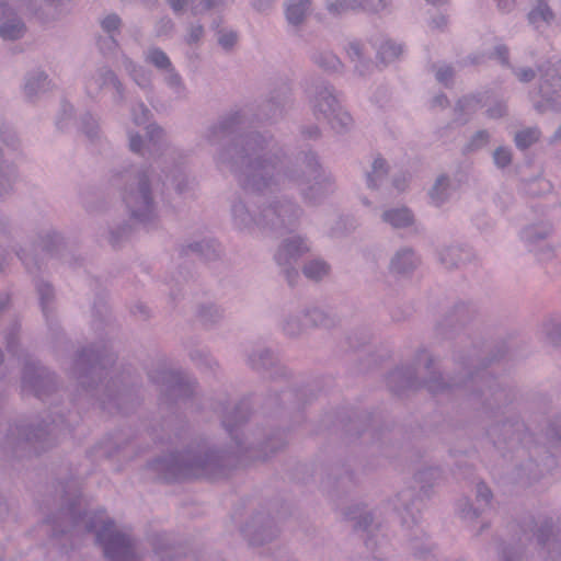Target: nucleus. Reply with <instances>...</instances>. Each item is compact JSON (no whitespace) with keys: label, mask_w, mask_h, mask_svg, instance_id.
I'll return each mask as SVG.
<instances>
[{"label":"nucleus","mask_w":561,"mask_h":561,"mask_svg":"<svg viewBox=\"0 0 561 561\" xmlns=\"http://www.w3.org/2000/svg\"><path fill=\"white\" fill-rule=\"evenodd\" d=\"M247 124V114L237 111L220 116L206 133L210 145L220 144L214 156L216 168L232 174L242 190L262 194L293 184L312 206L335 192V180L322 169L316 152L302 151L295 162L285 164V151L274 137L270 133H243Z\"/></svg>","instance_id":"f257e3e1"},{"label":"nucleus","mask_w":561,"mask_h":561,"mask_svg":"<svg viewBox=\"0 0 561 561\" xmlns=\"http://www.w3.org/2000/svg\"><path fill=\"white\" fill-rule=\"evenodd\" d=\"M216 412L221 424L234 442L236 450H226L211 445L207 439H195L181 450L171 451L148 462L147 470L152 478L163 482H176L191 479H218L230 470L244 465L248 460L265 459L287 444L285 431L271 433L263 442L243 446L239 437V427L250 415V404L241 400L233 404L219 403Z\"/></svg>","instance_id":"f03ea898"},{"label":"nucleus","mask_w":561,"mask_h":561,"mask_svg":"<svg viewBox=\"0 0 561 561\" xmlns=\"http://www.w3.org/2000/svg\"><path fill=\"white\" fill-rule=\"evenodd\" d=\"M115 355L106 347L83 348L72 367V376L108 413L128 414L138 404L136 390L124 375L112 369Z\"/></svg>","instance_id":"7ed1b4c3"},{"label":"nucleus","mask_w":561,"mask_h":561,"mask_svg":"<svg viewBox=\"0 0 561 561\" xmlns=\"http://www.w3.org/2000/svg\"><path fill=\"white\" fill-rule=\"evenodd\" d=\"M491 421L485 426V435L503 455L514 454V472L518 482L537 481L557 467L554 456L534 440L517 414L510 412Z\"/></svg>","instance_id":"20e7f679"},{"label":"nucleus","mask_w":561,"mask_h":561,"mask_svg":"<svg viewBox=\"0 0 561 561\" xmlns=\"http://www.w3.org/2000/svg\"><path fill=\"white\" fill-rule=\"evenodd\" d=\"M496 359L497 357H481L474 350V356L466 362L462 351H457L455 363L459 366V373L448 379V382L454 385L448 394L462 393L467 405L489 420L510 413L511 407L516 400V392L512 387L505 386L490 374L481 371Z\"/></svg>","instance_id":"39448f33"},{"label":"nucleus","mask_w":561,"mask_h":561,"mask_svg":"<svg viewBox=\"0 0 561 561\" xmlns=\"http://www.w3.org/2000/svg\"><path fill=\"white\" fill-rule=\"evenodd\" d=\"M49 423L35 424L26 419H19L13 423L0 425V448L4 455L22 458L26 453H39L53 446L59 436L69 432L72 421L67 419L64 410L58 407L50 408Z\"/></svg>","instance_id":"423d86ee"},{"label":"nucleus","mask_w":561,"mask_h":561,"mask_svg":"<svg viewBox=\"0 0 561 561\" xmlns=\"http://www.w3.org/2000/svg\"><path fill=\"white\" fill-rule=\"evenodd\" d=\"M111 184L119 191L131 218L139 222H149L156 218L157 202L148 169L136 167L124 169L113 174Z\"/></svg>","instance_id":"0eeeda50"},{"label":"nucleus","mask_w":561,"mask_h":561,"mask_svg":"<svg viewBox=\"0 0 561 561\" xmlns=\"http://www.w3.org/2000/svg\"><path fill=\"white\" fill-rule=\"evenodd\" d=\"M416 357L419 362L425 357L423 370L416 374L413 366L397 367L387 377L389 390L398 396H402L405 391H415L421 388L426 389L433 396L448 394L454 385L445 380L437 367L436 359L427 355L425 351L419 352Z\"/></svg>","instance_id":"6e6552de"},{"label":"nucleus","mask_w":561,"mask_h":561,"mask_svg":"<svg viewBox=\"0 0 561 561\" xmlns=\"http://www.w3.org/2000/svg\"><path fill=\"white\" fill-rule=\"evenodd\" d=\"M77 486L73 479L66 484L59 483L65 504L46 520L51 526L53 538L61 537L72 529L91 533L98 527L96 516L81 510Z\"/></svg>","instance_id":"1a4fd4ad"},{"label":"nucleus","mask_w":561,"mask_h":561,"mask_svg":"<svg viewBox=\"0 0 561 561\" xmlns=\"http://www.w3.org/2000/svg\"><path fill=\"white\" fill-rule=\"evenodd\" d=\"M444 474L438 467H426L414 474V481L419 485V495L414 489L407 488L397 494L396 508L401 515L402 524L408 528L416 525L421 518L422 501L428 500L433 489L440 483Z\"/></svg>","instance_id":"9d476101"},{"label":"nucleus","mask_w":561,"mask_h":561,"mask_svg":"<svg viewBox=\"0 0 561 561\" xmlns=\"http://www.w3.org/2000/svg\"><path fill=\"white\" fill-rule=\"evenodd\" d=\"M477 314V310L470 304L458 302L448 309L443 318L437 322L435 327V334L440 339H454L459 336V342L455 346L453 352V358L455 359V353L462 351V355L466 362L474 356V347L478 355L481 356L480 347L472 343L467 335H460V332L470 323Z\"/></svg>","instance_id":"9b49d317"},{"label":"nucleus","mask_w":561,"mask_h":561,"mask_svg":"<svg viewBox=\"0 0 561 561\" xmlns=\"http://www.w3.org/2000/svg\"><path fill=\"white\" fill-rule=\"evenodd\" d=\"M304 209L288 198H275L260 206V231L266 236L279 237L295 231Z\"/></svg>","instance_id":"f8f14e48"},{"label":"nucleus","mask_w":561,"mask_h":561,"mask_svg":"<svg viewBox=\"0 0 561 561\" xmlns=\"http://www.w3.org/2000/svg\"><path fill=\"white\" fill-rule=\"evenodd\" d=\"M310 102L316 118L325 121L336 133H345L352 127V116L340 104L335 89L329 82H320L313 87Z\"/></svg>","instance_id":"ddd939ff"},{"label":"nucleus","mask_w":561,"mask_h":561,"mask_svg":"<svg viewBox=\"0 0 561 561\" xmlns=\"http://www.w3.org/2000/svg\"><path fill=\"white\" fill-rule=\"evenodd\" d=\"M96 540L107 561H140L134 538L118 530L113 519L102 522L96 530Z\"/></svg>","instance_id":"4468645a"},{"label":"nucleus","mask_w":561,"mask_h":561,"mask_svg":"<svg viewBox=\"0 0 561 561\" xmlns=\"http://www.w3.org/2000/svg\"><path fill=\"white\" fill-rule=\"evenodd\" d=\"M149 378L152 382L160 386L162 399L168 404L185 402L196 391V381L182 373L161 369L150 371Z\"/></svg>","instance_id":"2eb2a0df"},{"label":"nucleus","mask_w":561,"mask_h":561,"mask_svg":"<svg viewBox=\"0 0 561 561\" xmlns=\"http://www.w3.org/2000/svg\"><path fill=\"white\" fill-rule=\"evenodd\" d=\"M54 373L37 362L26 360L22 371V391L33 394L42 401L53 396L57 390Z\"/></svg>","instance_id":"dca6fc26"},{"label":"nucleus","mask_w":561,"mask_h":561,"mask_svg":"<svg viewBox=\"0 0 561 561\" xmlns=\"http://www.w3.org/2000/svg\"><path fill=\"white\" fill-rule=\"evenodd\" d=\"M310 251L307 239L295 236L284 239L278 245L274 260L282 268V272L289 286L296 285L299 278V272L295 267L297 261Z\"/></svg>","instance_id":"f3484780"},{"label":"nucleus","mask_w":561,"mask_h":561,"mask_svg":"<svg viewBox=\"0 0 561 561\" xmlns=\"http://www.w3.org/2000/svg\"><path fill=\"white\" fill-rule=\"evenodd\" d=\"M285 514L278 513L277 520L270 512H257L242 528L243 536L252 546H261L271 542L279 533L278 522Z\"/></svg>","instance_id":"a211bd4d"},{"label":"nucleus","mask_w":561,"mask_h":561,"mask_svg":"<svg viewBox=\"0 0 561 561\" xmlns=\"http://www.w3.org/2000/svg\"><path fill=\"white\" fill-rule=\"evenodd\" d=\"M290 87L286 82L278 83L257 105V119L272 122L280 119L290 104Z\"/></svg>","instance_id":"6ab92c4d"},{"label":"nucleus","mask_w":561,"mask_h":561,"mask_svg":"<svg viewBox=\"0 0 561 561\" xmlns=\"http://www.w3.org/2000/svg\"><path fill=\"white\" fill-rule=\"evenodd\" d=\"M533 537L541 549L547 551L546 561H561V543L554 531V522L551 517H545L540 522L530 520Z\"/></svg>","instance_id":"aec40b11"},{"label":"nucleus","mask_w":561,"mask_h":561,"mask_svg":"<svg viewBox=\"0 0 561 561\" xmlns=\"http://www.w3.org/2000/svg\"><path fill=\"white\" fill-rule=\"evenodd\" d=\"M248 365L263 377L276 379L286 376V368L270 348H255L248 355Z\"/></svg>","instance_id":"412c9836"},{"label":"nucleus","mask_w":561,"mask_h":561,"mask_svg":"<svg viewBox=\"0 0 561 561\" xmlns=\"http://www.w3.org/2000/svg\"><path fill=\"white\" fill-rule=\"evenodd\" d=\"M93 85L96 90L112 89L113 103L116 105H123L126 103V89L118 76L110 67L103 66L96 69L95 73L87 83V90L90 91Z\"/></svg>","instance_id":"4be33fe9"},{"label":"nucleus","mask_w":561,"mask_h":561,"mask_svg":"<svg viewBox=\"0 0 561 561\" xmlns=\"http://www.w3.org/2000/svg\"><path fill=\"white\" fill-rule=\"evenodd\" d=\"M492 499L491 489L484 482L477 483L476 503H472L469 499H462L458 502L460 517L467 522L478 519L490 508Z\"/></svg>","instance_id":"5701e85b"},{"label":"nucleus","mask_w":561,"mask_h":561,"mask_svg":"<svg viewBox=\"0 0 561 561\" xmlns=\"http://www.w3.org/2000/svg\"><path fill=\"white\" fill-rule=\"evenodd\" d=\"M257 209L259 211L254 213L245 201L240 197L234 199L230 207L234 228L248 233H253L256 229L260 230V206Z\"/></svg>","instance_id":"b1692460"},{"label":"nucleus","mask_w":561,"mask_h":561,"mask_svg":"<svg viewBox=\"0 0 561 561\" xmlns=\"http://www.w3.org/2000/svg\"><path fill=\"white\" fill-rule=\"evenodd\" d=\"M35 289L38 295L39 305L43 314L46 319L47 325L51 333L57 337L61 333V330L56 321L55 317V290L51 284L44 279L35 280Z\"/></svg>","instance_id":"393cba45"},{"label":"nucleus","mask_w":561,"mask_h":561,"mask_svg":"<svg viewBox=\"0 0 561 561\" xmlns=\"http://www.w3.org/2000/svg\"><path fill=\"white\" fill-rule=\"evenodd\" d=\"M26 32V26L16 12L4 1L0 0V37L15 41Z\"/></svg>","instance_id":"a878e982"},{"label":"nucleus","mask_w":561,"mask_h":561,"mask_svg":"<svg viewBox=\"0 0 561 561\" xmlns=\"http://www.w3.org/2000/svg\"><path fill=\"white\" fill-rule=\"evenodd\" d=\"M71 0H26L27 10L42 22L60 19Z\"/></svg>","instance_id":"bb28decb"},{"label":"nucleus","mask_w":561,"mask_h":561,"mask_svg":"<svg viewBox=\"0 0 561 561\" xmlns=\"http://www.w3.org/2000/svg\"><path fill=\"white\" fill-rule=\"evenodd\" d=\"M308 401L306 391L288 388L282 391V396L278 393L271 394L266 400V407L276 410L280 404H284L286 415L291 416V414L298 413Z\"/></svg>","instance_id":"cd10ccee"},{"label":"nucleus","mask_w":561,"mask_h":561,"mask_svg":"<svg viewBox=\"0 0 561 561\" xmlns=\"http://www.w3.org/2000/svg\"><path fill=\"white\" fill-rule=\"evenodd\" d=\"M551 232V227L548 224L528 226L523 230V239L528 243L529 251L535 252L539 260H549L553 255V250L550 245H545L536 249L535 245L543 241Z\"/></svg>","instance_id":"c85d7f7f"},{"label":"nucleus","mask_w":561,"mask_h":561,"mask_svg":"<svg viewBox=\"0 0 561 561\" xmlns=\"http://www.w3.org/2000/svg\"><path fill=\"white\" fill-rule=\"evenodd\" d=\"M420 264V259L414 250L409 247L399 249L389 262V271L396 275H408L415 271Z\"/></svg>","instance_id":"c756f323"},{"label":"nucleus","mask_w":561,"mask_h":561,"mask_svg":"<svg viewBox=\"0 0 561 561\" xmlns=\"http://www.w3.org/2000/svg\"><path fill=\"white\" fill-rule=\"evenodd\" d=\"M100 26L102 31L107 35L105 38L99 39V46L101 50L106 48L108 51H113L118 47L116 36L121 33L123 21L116 13H110L100 20Z\"/></svg>","instance_id":"7c9ffc66"},{"label":"nucleus","mask_w":561,"mask_h":561,"mask_svg":"<svg viewBox=\"0 0 561 561\" xmlns=\"http://www.w3.org/2000/svg\"><path fill=\"white\" fill-rule=\"evenodd\" d=\"M301 316L306 319L307 325L310 328L333 329L339 325L340 319L329 309L320 307H308L301 311Z\"/></svg>","instance_id":"2f4dec72"},{"label":"nucleus","mask_w":561,"mask_h":561,"mask_svg":"<svg viewBox=\"0 0 561 561\" xmlns=\"http://www.w3.org/2000/svg\"><path fill=\"white\" fill-rule=\"evenodd\" d=\"M128 443L129 440L121 433L111 435L94 446L93 454L96 458H113L119 456Z\"/></svg>","instance_id":"473e14b6"},{"label":"nucleus","mask_w":561,"mask_h":561,"mask_svg":"<svg viewBox=\"0 0 561 561\" xmlns=\"http://www.w3.org/2000/svg\"><path fill=\"white\" fill-rule=\"evenodd\" d=\"M50 88V80L48 75L43 70H33L25 76V83L23 91L28 100H33L41 93L48 91Z\"/></svg>","instance_id":"72a5a7b5"},{"label":"nucleus","mask_w":561,"mask_h":561,"mask_svg":"<svg viewBox=\"0 0 561 561\" xmlns=\"http://www.w3.org/2000/svg\"><path fill=\"white\" fill-rule=\"evenodd\" d=\"M311 0H289L285 2V18L289 25L300 26L311 13Z\"/></svg>","instance_id":"f704fd0d"},{"label":"nucleus","mask_w":561,"mask_h":561,"mask_svg":"<svg viewBox=\"0 0 561 561\" xmlns=\"http://www.w3.org/2000/svg\"><path fill=\"white\" fill-rule=\"evenodd\" d=\"M471 257V250L459 245L445 247L439 251V261L446 268L459 267L469 262Z\"/></svg>","instance_id":"c9c22d12"},{"label":"nucleus","mask_w":561,"mask_h":561,"mask_svg":"<svg viewBox=\"0 0 561 561\" xmlns=\"http://www.w3.org/2000/svg\"><path fill=\"white\" fill-rule=\"evenodd\" d=\"M381 219L393 229H404L413 226L414 214L407 206L393 207L382 211Z\"/></svg>","instance_id":"e433bc0d"},{"label":"nucleus","mask_w":561,"mask_h":561,"mask_svg":"<svg viewBox=\"0 0 561 561\" xmlns=\"http://www.w3.org/2000/svg\"><path fill=\"white\" fill-rule=\"evenodd\" d=\"M183 255L194 253L205 261H215L220 256V245L213 240H202L183 245L181 249Z\"/></svg>","instance_id":"4c0bfd02"},{"label":"nucleus","mask_w":561,"mask_h":561,"mask_svg":"<svg viewBox=\"0 0 561 561\" xmlns=\"http://www.w3.org/2000/svg\"><path fill=\"white\" fill-rule=\"evenodd\" d=\"M370 422V414L367 412H355L350 416L347 422L344 423L343 428L347 442H354L363 434L368 432V423Z\"/></svg>","instance_id":"58836bf2"},{"label":"nucleus","mask_w":561,"mask_h":561,"mask_svg":"<svg viewBox=\"0 0 561 561\" xmlns=\"http://www.w3.org/2000/svg\"><path fill=\"white\" fill-rule=\"evenodd\" d=\"M314 65L328 73H340L343 69V64L336 55L330 50H314L310 56Z\"/></svg>","instance_id":"ea45409f"},{"label":"nucleus","mask_w":561,"mask_h":561,"mask_svg":"<svg viewBox=\"0 0 561 561\" xmlns=\"http://www.w3.org/2000/svg\"><path fill=\"white\" fill-rule=\"evenodd\" d=\"M153 553L160 561H172L182 556V550L171 545L162 535L152 538Z\"/></svg>","instance_id":"a19ab883"},{"label":"nucleus","mask_w":561,"mask_h":561,"mask_svg":"<svg viewBox=\"0 0 561 561\" xmlns=\"http://www.w3.org/2000/svg\"><path fill=\"white\" fill-rule=\"evenodd\" d=\"M344 517L346 520L354 522L353 528L355 530H362L369 533L374 525V516L370 512H367L363 508L348 507L344 512Z\"/></svg>","instance_id":"79ce46f5"},{"label":"nucleus","mask_w":561,"mask_h":561,"mask_svg":"<svg viewBox=\"0 0 561 561\" xmlns=\"http://www.w3.org/2000/svg\"><path fill=\"white\" fill-rule=\"evenodd\" d=\"M388 173L389 167L387 161L381 157H377L371 164V171L366 173L367 187L370 190L379 188Z\"/></svg>","instance_id":"37998d69"},{"label":"nucleus","mask_w":561,"mask_h":561,"mask_svg":"<svg viewBox=\"0 0 561 561\" xmlns=\"http://www.w3.org/2000/svg\"><path fill=\"white\" fill-rule=\"evenodd\" d=\"M481 98L480 95H465L460 98L455 105V114L459 117L465 116L461 121V124L465 125L468 123L469 117L476 113L480 106Z\"/></svg>","instance_id":"c03bdc74"},{"label":"nucleus","mask_w":561,"mask_h":561,"mask_svg":"<svg viewBox=\"0 0 561 561\" xmlns=\"http://www.w3.org/2000/svg\"><path fill=\"white\" fill-rule=\"evenodd\" d=\"M18 178V167L14 163L11 162L0 167V197L12 193Z\"/></svg>","instance_id":"a18cd8bd"},{"label":"nucleus","mask_w":561,"mask_h":561,"mask_svg":"<svg viewBox=\"0 0 561 561\" xmlns=\"http://www.w3.org/2000/svg\"><path fill=\"white\" fill-rule=\"evenodd\" d=\"M450 192V179L446 174L439 175L434 185L428 191V195L432 199V202L439 206L443 203H445L449 197Z\"/></svg>","instance_id":"49530a36"},{"label":"nucleus","mask_w":561,"mask_h":561,"mask_svg":"<svg viewBox=\"0 0 561 561\" xmlns=\"http://www.w3.org/2000/svg\"><path fill=\"white\" fill-rule=\"evenodd\" d=\"M545 437L547 443L549 444V449L546 448L547 451L556 456V453H561V422L553 421L549 422L545 430ZM557 460V457H554Z\"/></svg>","instance_id":"de8ad7c7"},{"label":"nucleus","mask_w":561,"mask_h":561,"mask_svg":"<svg viewBox=\"0 0 561 561\" xmlns=\"http://www.w3.org/2000/svg\"><path fill=\"white\" fill-rule=\"evenodd\" d=\"M197 317L205 327H213L224 318V311L216 305H201L197 310Z\"/></svg>","instance_id":"09e8293b"},{"label":"nucleus","mask_w":561,"mask_h":561,"mask_svg":"<svg viewBox=\"0 0 561 561\" xmlns=\"http://www.w3.org/2000/svg\"><path fill=\"white\" fill-rule=\"evenodd\" d=\"M80 130L91 142H95L100 139L101 130L99 121L89 112L82 114L80 117Z\"/></svg>","instance_id":"8fccbe9b"},{"label":"nucleus","mask_w":561,"mask_h":561,"mask_svg":"<svg viewBox=\"0 0 561 561\" xmlns=\"http://www.w3.org/2000/svg\"><path fill=\"white\" fill-rule=\"evenodd\" d=\"M330 266L323 260H311L302 267L304 275L314 282L322 279L329 274Z\"/></svg>","instance_id":"3c124183"},{"label":"nucleus","mask_w":561,"mask_h":561,"mask_svg":"<svg viewBox=\"0 0 561 561\" xmlns=\"http://www.w3.org/2000/svg\"><path fill=\"white\" fill-rule=\"evenodd\" d=\"M354 484V477L353 473L348 469H344L343 473L339 477H335L334 480H332L330 477L328 480L323 483L324 490L328 492L331 491H337V492H346L348 489Z\"/></svg>","instance_id":"603ef678"},{"label":"nucleus","mask_w":561,"mask_h":561,"mask_svg":"<svg viewBox=\"0 0 561 561\" xmlns=\"http://www.w3.org/2000/svg\"><path fill=\"white\" fill-rule=\"evenodd\" d=\"M145 61L152 65L160 71H165L172 67L168 55L159 47H150L145 55Z\"/></svg>","instance_id":"864d4df0"},{"label":"nucleus","mask_w":561,"mask_h":561,"mask_svg":"<svg viewBox=\"0 0 561 561\" xmlns=\"http://www.w3.org/2000/svg\"><path fill=\"white\" fill-rule=\"evenodd\" d=\"M347 54L353 62H356L355 70L360 76L366 75L370 71L373 64L364 59L362 46L358 43H350Z\"/></svg>","instance_id":"5fc2aeb1"},{"label":"nucleus","mask_w":561,"mask_h":561,"mask_svg":"<svg viewBox=\"0 0 561 561\" xmlns=\"http://www.w3.org/2000/svg\"><path fill=\"white\" fill-rule=\"evenodd\" d=\"M540 130L537 127H528L519 130L514 136L515 145L518 149L525 150L536 144L540 138Z\"/></svg>","instance_id":"6e6d98bb"},{"label":"nucleus","mask_w":561,"mask_h":561,"mask_svg":"<svg viewBox=\"0 0 561 561\" xmlns=\"http://www.w3.org/2000/svg\"><path fill=\"white\" fill-rule=\"evenodd\" d=\"M527 19L529 24L538 26L539 22L549 23L554 19V14L547 2L540 0V4H537V7L528 13Z\"/></svg>","instance_id":"4d7b16f0"},{"label":"nucleus","mask_w":561,"mask_h":561,"mask_svg":"<svg viewBox=\"0 0 561 561\" xmlns=\"http://www.w3.org/2000/svg\"><path fill=\"white\" fill-rule=\"evenodd\" d=\"M307 323L304 324L300 314H288L282 322V331L289 337L299 336Z\"/></svg>","instance_id":"13d9d810"},{"label":"nucleus","mask_w":561,"mask_h":561,"mask_svg":"<svg viewBox=\"0 0 561 561\" xmlns=\"http://www.w3.org/2000/svg\"><path fill=\"white\" fill-rule=\"evenodd\" d=\"M190 358L201 368L214 371L218 367V363L211 355L201 348H195L190 352Z\"/></svg>","instance_id":"bf43d9fd"},{"label":"nucleus","mask_w":561,"mask_h":561,"mask_svg":"<svg viewBox=\"0 0 561 561\" xmlns=\"http://www.w3.org/2000/svg\"><path fill=\"white\" fill-rule=\"evenodd\" d=\"M489 140H490V134L488 130H485V129L478 130L471 136L470 140L463 146L462 152L465 154H467V153L477 151V150L483 148L484 146H486Z\"/></svg>","instance_id":"052dcab7"},{"label":"nucleus","mask_w":561,"mask_h":561,"mask_svg":"<svg viewBox=\"0 0 561 561\" xmlns=\"http://www.w3.org/2000/svg\"><path fill=\"white\" fill-rule=\"evenodd\" d=\"M359 9L358 0H328L327 10L333 15L343 14L350 10Z\"/></svg>","instance_id":"680f3d73"},{"label":"nucleus","mask_w":561,"mask_h":561,"mask_svg":"<svg viewBox=\"0 0 561 561\" xmlns=\"http://www.w3.org/2000/svg\"><path fill=\"white\" fill-rule=\"evenodd\" d=\"M401 45L391 41H387L383 44H381L378 50V56L380 57L381 61L390 62L398 58L401 55Z\"/></svg>","instance_id":"e2e57ef3"},{"label":"nucleus","mask_w":561,"mask_h":561,"mask_svg":"<svg viewBox=\"0 0 561 561\" xmlns=\"http://www.w3.org/2000/svg\"><path fill=\"white\" fill-rule=\"evenodd\" d=\"M493 162L499 169H504L512 163L513 154L508 147L500 146L492 153Z\"/></svg>","instance_id":"0e129e2a"},{"label":"nucleus","mask_w":561,"mask_h":561,"mask_svg":"<svg viewBox=\"0 0 561 561\" xmlns=\"http://www.w3.org/2000/svg\"><path fill=\"white\" fill-rule=\"evenodd\" d=\"M524 559V548L520 545L513 546L507 545L504 546L501 552L502 561H523Z\"/></svg>","instance_id":"69168bd1"},{"label":"nucleus","mask_w":561,"mask_h":561,"mask_svg":"<svg viewBox=\"0 0 561 561\" xmlns=\"http://www.w3.org/2000/svg\"><path fill=\"white\" fill-rule=\"evenodd\" d=\"M131 227L128 224H123L115 230L110 231L108 242L113 248H117L129 236Z\"/></svg>","instance_id":"338daca9"},{"label":"nucleus","mask_w":561,"mask_h":561,"mask_svg":"<svg viewBox=\"0 0 561 561\" xmlns=\"http://www.w3.org/2000/svg\"><path fill=\"white\" fill-rule=\"evenodd\" d=\"M151 115V111L144 103H139L131 108V117L136 125L148 123Z\"/></svg>","instance_id":"774afa93"}]
</instances>
